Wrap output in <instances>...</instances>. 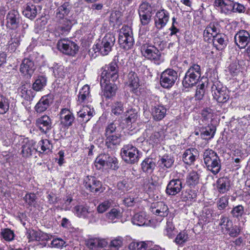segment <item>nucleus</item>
Listing matches in <instances>:
<instances>
[{"label": "nucleus", "mask_w": 250, "mask_h": 250, "mask_svg": "<svg viewBox=\"0 0 250 250\" xmlns=\"http://www.w3.org/2000/svg\"><path fill=\"white\" fill-rule=\"evenodd\" d=\"M204 163L207 169L212 174L216 175L221 169V164L217 153L211 149H206L203 154Z\"/></svg>", "instance_id": "1"}, {"label": "nucleus", "mask_w": 250, "mask_h": 250, "mask_svg": "<svg viewBox=\"0 0 250 250\" xmlns=\"http://www.w3.org/2000/svg\"><path fill=\"white\" fill-rule=\"evenodd\" d=\"M201 75L200 66L198 64H193L185 74L182 83L183 86L185 88H189L195 85L199 81Z\"/></svg>", "instance_id": "2"}, {"label": "nucleus", "mask_w": 250, "mask_h": 250, "mask_svg": "<svg viewBox=\"0 0 250 250\" xmlns=\"http://www.w3.org/2000/svg\"><path fill=\"white\" fill-rule=\"evenodd\" d=\"M122 159L127 164H134L139 161L141 154L136 147L131 144L124 145L121 150Z\"/></svg>", "instance_id": "3"}, {"label": "nucleus", "mask_w": 250, "mask_h": 250, "mask_svg": "<svg viewBox=\"0 0 250 250\" xmlns=\"http://www.w3.org/2000/svg\"><path fill=\"white\" fill-rule=\"evenodd\" d=\"M101 85L104 84L107 81H115L118 78L117 64L115 62H112L105 65L102 68L101 73Z\"/></svg>", "instance_id": "4"}, {"label": "nucleus", "mask_w": 250, "mask_h": 250, "mask_svg": "<svg viewBox=\"0 0 250 250\" xmlns=\"http://www.w3.org/2000/svg\"><path fill=\"white\" fill-rule=\"evenodd\" d=\"M115 42L114 36L111 34H107L101 43L95 45V47H94V50L95 52L99 51L103 56L106 55L111 51Z\"/></svg>", "instance_id": "5"}, {"label": "nucleus", "mask_w": 250, "mask_h": 250, "mask_svg": "<svg viewBox=\"0 0 250 250\" xmlns=\"http://www.w3.org/2000/svg\"><path fill=\"white\" fill-rule=\"evenodd\" d=\"M177 79V73L172 69H167L164 71L160 76V84L165 88H170L175 83Z\"/></svg>", "instance_id": "6"}, {"label": "nucleus", "mask_w": 250, "mask_h": 250, "mask_svg": "<svg viewBox=\"0 0 250 250\" xmlns=\"http://www.w3.org/2000/svg\"><path fill=\"white\" fill-rule=\"evenodd\" d=\"M57 46L63 54L72 56L76 55L79 50V46L76 43L66 39L58 41Z\"/></svg>", "instance_id": "7"}, {"label": "nucleus", "mask_w": 250, "mask_h": 250, "mask_svg": "<svg viewBox=\"0 0 250 250\" xmlns=\"http://www.w3.org/2000/svg\"><path fill=\"white\" fill-rule=\"evenodd\" d=\"M141 52L146 58L153 61L156 63H159L161 56V52L155 46L144 44L141 47Z\"/></svg>", "instance_id": "8"}, {"label": "nucleus", "mask_w": 250, "mask_h": 250, "mask_svg": "<svg viewBox=\"0 0 250 250\" xmlns=\"http://www.w3.org/2000/svg\"><path fill=\"white\" fill-rule=\"evenodd\" d=\"M20 20L19 12L15 9L11 10L6 15L5 26L9 30H15L19 26Z\"/></svg>", "instance_id": "9"}, {"label": "nucleus", "mask_w": 250, "mask_h": 250, "mask_svg": "<svg viewBox=\"0 0 250 250\" xmlns=\"http://www.w3.org/2000/svg\"><path fill=\"white\" fill-rule=\"evenodd\" d=\"M169 19V14L166 10L157 11L154 17V25L157 30L162 29L167 24Z\"/></svg>", "instance_id": "10"}, {"label": "nucleus", "mask_w": 250, "mask_h": 250, "mask_svg": "<svg viewBox=\"0 0 250 250\" xmlns=\"http://www.w3.org/2000/svg\"><path fill=\"white\" fill-rule=\"evenodd\" d=\"M234 41L239 48H244L250 42V34L245 30H241L235 34Z\"/></svg>", "instance_id": "11"}, {"label": "nucleus", "mask_w": 250, "mask_h": 250, "mask_svg": "<svg viewBox=\"0 0 250 250\" xmlns=\"http://www.w3.org/2000/svg\"><path fill=\"white\" fill-rule=\"evenodd\" d=\"M84 184L85 188L92 192L97 193L102 188L101 182L93 176H87L84 179Z\"/></svg>", "instance_id": "12"}, {"label": "nucleus", "mask_w": 250, "mask_h": 250, "mask_svg": "<svg viewBox=\"0 0 250 250\" xmlns=\"http://www.w3.org/2000/svg\"><path fill=\"white\" fill-rule=\"evenodd\" d=\"M183 188L182 182L179 179H173L168 183L166 192L169 195H175L179 193Z\"/></svg>", "instance_id": "13"}, {"label": "nucleus", "mask_w": 250, "mask_h": 250, "mask_svg": "<svg viewBox=\"0 0 250 250\" xmlns=\"http://www.w3.org/2000/svg\"><path fill=\"white\" fill-rule=\"evenodd\" d=\"M53 101L51 95H47L42 97L35 106V110L38 113L45 111L52 104Z\"/></svg>", "instance_id": "14"}, {"label": "nucleus", "mask_w": 250, "mask_h": 250, "mask_svg": "<svg viewBox=\"0 0 250 250\" xmlns=\"http://www.w3.org/2000/svg\"><path fill=\"white\" fill-rule=\"evenodd\" d=\"M36 125L41 132L46 133L52 127V120L48 116L43 115L37 119Z\"/></svg>", "instance_id": "15"}, {"label": "nucleus", "mask_w": 250, "mask_h": 250, "mask_svg": "<svg viewBox=\"0 0 250 250\" xmlns=\"http://www.w3.org/2000/svg\"><path fill=\"white\" fill-rule=\"evenodd\" d=\"M35 70L34 62L30 59L23 60L21 64L20 71L24 75L31 77Z\"/></svg>", "instance_id": "16"}, {"label": "nucleus", "mask_w": 250, "mask_h": 250, "mask_svg": "<svg viewBox=\"0 0 250 250\" xmlns=\"http://www.w3.org/2000/svg\"><path fill=\"white\" fill-rule=\"evenodd\" d=\"M213 98L220 103H226L229 99V91L225 87H217L213 86L212 87Z\"/></svg>", "instance_id": "17"}, {"label": "nucleus", "mask_w": 250, "mask_h": 250, "mask_svg": "<svg viewBox=\"0 0 250 250\" xmlns=\"http://www.w3.org/2000/svg\"><path fill=\"white\" fill-rule=\"evenodd\" d=\"M61 122L65 127L71 126L74 121L75 117L73 113L67 108H63L60 113Z\"/></svg>", "instance_id": "18"}, {"label": "nucleus", "mask_w": 250, "mask_h": 250, "mask_svg": "<svg viewBox=\"0 0 250 250\" xmlns=\"http://www.w3.org/2000/svg\"><path fill=\"white\" fill-rule=\"evenodd\" d=\"M234 1L231 0H215L214 6L219 7L222 13L229 14L233 9Z\"/></svg>", "instance_id": "19"}, {"label": "nucleus", "mask_w": 250, "mask_h": 250, "mask_svg": "<svg viewBox=\"0 0 250 250\" xmlns=\"http://www.w3.org/2000/svg\"><path fill=\"white\" fill-rule=\"evenodd\" d=\"M230 184V180L228 177H221L216 181V189L220 193H226L229 190Z\"/></svg>", "instance_id": "20"}, {"label": "nucleus", "mask_w": 250, "mask_h": 250, "mask_svg": "<svg viewBox=\"0 0 250 250\" xmlns=\"http://www.w3.org/2000/svg\"><path fill=\"white\" fill-rule=\"evenodd\" d=\"M197 155L198 150L196 148H188L184 152L183 155V160L185 164L191 165L195 161Z\"/></svg>", "instance_id": "21"}, {"label": "nucleus", "mask_w": 250, "mask_h": 250, "mask_svg": "<svg viewBox=\"0 0 250 250\" xmlns=\"http://www.w3.org/2000/svg\"><path fill=\"white\" fill-rule=\"evenodd\" d=\"M109 82L107 81L103 85H101L103 89V96L108 99L115 95L117 89L116 85L114 83H110Z\"/></svg>", "instance_id": "22"}, {"label": "nucleus", "mask_w": 250, "mask_h": 250, "mask_svg": "<svg viewBox=\"0 0 250 250\" xmlns=\"http://www.w3.org/2000/svg\"><path fill=\"white\" fill-rule=\"evenodd\" d=\"M35 142L33 140L24 142L21 146V153L24 157H29L36 150Z\"/></svg>", "instance_id": "23"}, {"label": "nucleus", "mask_w": 250, "mask_h": 250, "mask_svg": "<svg viewBox=\"0 0 250 250\" xmlns=\"http://www.w3.org/2000/svg\"><path fill=\"white\" fill-rule=\"evenodd\" d=\"M40 9L39 6H37L31 3H28L25 7L22 13L25 17L32 20L36 18L38 10Z\"/></svg>", "instance_id": "24"}, {"label": "nucleus", "mask_w": 250, "mask_h": 250, "mask_svg": "<svg viewBox=\"0 0 250 250\" xmlns=\"http://www.w3.org/2000/svg\"><path fill=\"white\" fill-rule=\"evenodd\" d=\"M18 91L21 97L27 101L32 100L35 96V93L30 89L29 84H23L18 89Z\"/></svg>", "instance_id": "25"}, {"label": "nucleus", "mask_w": 250, "mask_h": 250, "mask_svg": "<svg viewBox=\"0 0 250 250\" xmlns=\"http://www.w3.org/2000/svg\"><path fill=\"white\" fill-rule=\"evenodd\" d=\"M93 108H91L89 105H83V108L78 112V115L83 119V122H87L93 116Z\"/></svg>", "instance_id": "26"}, {"label": "nucleus", "mask_w": 250, "mask_h": 250, "mask_svg": "<svg viewBox=\"0 0 250 250\" xmlns=\"http://www.w3.org/2000/svg\"><path fill=\"white\" fill-rule=\"evenodd\" d=\"M105 137V145L108 148L114 149L119 146L121 142L120 134L110 136L108 135Z\"/></svg>", "instance_id": "27"}, {"label": "nucleus", "mask_w": 250, "mask_h": 250, "mask_svg": "<svg viewBox=\"0 0 250 250\" xmlns=\"http://www.w3.org/2000/svg\"><path fill=\"white\" fill-rule=\"evenodd\" d=\"M127 83L131 88V90L133 92H135L140 86V84L139 78L135 72L131 71L128 74Z\"/></svg>", "instance_id": "28"}, {"label": "nucleus", "mask_w": 250, "mask_h": 250, "mask_svg": "<svg viewBox=\"0 0 250 250\" xmlns=\"http://www.w3.org/2000/svg\"><path fill=\"white\" fill-rule=\"evenodd\" d=\"M156 163L151 158H146L141 163V168L143 172L151 174L155 169Z\"/></svg>", "instance_id": "29"}, {"label": "nucleus", "mask_w": 250, "mask_h": 250, "mask_svg": "<svg viewBox=\"0 0 250 250\" xmlns=\"http://www.w3.org/2000/svg\"><path fill=\"white\" fill-rule=\"evenodd\" d=\"M226 38V36L222 34H218L213 38V45L217 49L222 50L227 46V40Z\"/></svg>", "instance_id": "30"}, {"label": "nucleus", "mask_w": 250, "mask_h": 250, "mask_svg": "<svg viewBox=\"0 0 250 250\" xmlns=\"http://www.w3.org/2000/svg\"><path fill=\"white\" fill-rule=\"evenodd\" d=\"M152 212L157 215L164 217L168 214V208L164 203L160 202L156 203Z\"/></svg>", "instance_id": "31"}, {"label": "nucleus", "mask_w": 250, "mask_h": 250, "mask_svg": "<svg viewBox=\"0 0 250 250\" xmlns=\"http://www.w3.org/2000/svg\"><path fill=\"white\" fill-rule=\"evenodd\" d=\"M119 43L121 47L128 50L133 45L134 39L133 36H122L119 37Z\"/></svg>", "instance_id": "32"}, {"label": "nucleus", "mask_w": 250, "mask_h": 250, "mask_svg": "<svg viewBox=\"0 0 250 250\" xmlns=\"http://www.w3.org/2000/svg\"><path fill=\"white\" fill-rule=\"evenodd\" d=\"M166 108L163 105H157L152 109V114L154 120L160 121L163 119L166 114Z\"/></svg>", "instance_id": "33"}, {"label": "nucleus", "mask_w": 250, "mask_h": 250, "mask_svg": "<svg viewBox=\"0 0 250 250\" xmlns=\"http://www.w3.org/2000/svg\"><path fill=\"white\" fill-rule=\"evenodd\" d=\"M74 211L80 217L90 218L94 217V213L89 211L86 207L83 206H77L74 208Z\"/></svg>", "instance_id": "34"}, {"label": "nucleus", "mask_w": 250, "mask_h": 250, "mask_svg": "<svg viewBox=\"0 0 250 250\" xmlns=\"http://www.w3.org/2000/svg\"><path fill=\"white\" fill-rule=\"evenodd\" d=\"M89 97V87L87 85H84L79 92L78 96V102L80 104L85 103L86 101H88Z\"/></svg>", "instance_id": "35"}, {"label": "nucleus", "mask_w": 250, "mask_h": 250, "mask_svg": "<svg viewBox=\"0 0 250 250\" xmlns=\"http://www.w3.org/2000/svg\"><path fill=\"white\" fill-rule=\"evenodd\" d=\"M121 13L118 11L111 12L109 17V23L110 26L115 27L119 26L122 23Z\"/></svg>", "instance_id": "36"}, {"label": "nucleus", "mask_w": 250, "mask_h": 250, "mask_svg": "<svg viewBox=\"0 0 250 250\" xmlns=\"http://www.w3.org/2000/svg\"><path fill=\"white\" fill-rule=\"evenodd\" d=\"M70 5L68 2H64L57 10L56 17L63 20L65 16L68 15L70 11Z\"/></svg>", "instance_id": "37"}, {"label": "nucleus", "mask_w": 250, "mask_h": 250, "mask_svg": "<svg viewBox=\"0 0 250 250\" xmlns=\"http://www.w3.org/2000/svg\"><path fill=\"white\" fill-rule=\"evenodd\" d=\"M218 34V30L214 23H209L204 31V36L213 38Z\"/></svg>", "instance_id": "38"}, {"label": "nucleus", "mask_w": 250, "mask_h": 250, "mask_svg": "<svg viewBox=\"0 0 250 250\" xmlns=\"http://www.w3.org/2000/svg\"><path fill=\"white\" fill-rule=\"evenodd\" d=\"M199 175L195 171H190L187 176L186 183L189 186H194L199 183Z\"/></svg>", "instance_id": "39"}, {"label": "nucleus", "mask_w": 250, "mask_h": 250, "mask_svg": "<svg viewBox=\"0 0 250 250\" xmlns=\"http://www.w3.org/2000/svg\"><path fill=\"white\" fill-rule=\"evenodd\" d=\"M164 233L169 238H172L176 234V231L173 224L172 219H167Z\"/></svg>", "instance_id": "40"}, {"label": "nucleus", "mask_w": 250, "mask_h": 250, "mask_svg": "<svg viewBox=\"0 0 250 250\" xmlns=\"http://www.w3.org/2000/svg\"><path fill=\"white\" fill-rule=\"evenodd\" d=\"M111 114L119 116L124 111V104L121 102H115L111 106Z\"/></svg>", "instance_id": "41"}, {"label": "nucleus", "mask_w": 250, "mask_h": 250, "mask_svg": "<svg viewBox=\"0 0 250 250\" xmlns=\"http://www.w3.org/2000/svg\"><path fill=\"white\" fill-rule=\"evenodd\" d=\"M216 127L213 125L208 126L207 128L203 129L201 133V137L203 139H209L214 135Z\"/></svg>", "instance_id": "42"}, {"label": "nucleus", "mask_w": 250, "mask_h": 250, "mask_svg": "<svg viewBox=\"0 0 250 250\" xmlns=\"http://www.w3.org/2000/svg\"><path fill=\"white\" fill-rule=\"evenodd\" d=\"M9 108V101L8 98L2 95H0V114L6 113Z\"/></svg>", "instance_id": "43"}, {"label": "nucleus", "mask_w": 250, "mask_h": 250, "mask_svg": "<svg viewBox=\"0 0 250 250\" xmlns=\"http://www.w3.org/2000/svg\"><path fill=\"white\" fill-rule=\"evenodd\" d=\"M46 84V79L43 76H39L33 84L34 90L38 91L42 90Z\"/></svg>", "instance_id": "44"}, {"label": "nucleus", "mask_w": 250, "mask_h": 250, "mask_svg": "<svg viewBox=\"0 0 250 250\" xmlns=\"http://www.w3.org/2000/svg\"><path fill=\"white\" fill-rule=\"evenodd\" d=\"M23 37V35H21L16 33L13 37L11 39L9 42V48L12 50H15L16 48L20 45L21 39Z\"/></svg>", "instance_id": "45"}, {"label": "nucleus", "mask_w": 250, "mask_h": 250, "mask_svg": "<svg viewBox=\"0 0 250 250\" xmlns=\"http://www.w3.org/2000/svg\"><path fill=\"white\" fill-rule=\"evenodd\" d=\"M104 157H105L106 159L105 166L113 169H116L118 168V163L116 157L110 156L107 154H105Z\"/></svg>", "instance_id": "46"}, {"label": "nucleus", "mask_w": 250, "mask_h": 250, "mask_svg": "<svg viewBox=\"0 0 250 250\" xmlns=\"http://www.w3.org/2000/svg\"><path fill=\"white\" fill-rule=\"evenodd\" d=\"M66 72V70L63 65L59 64L54 65L53 73L56 77L63 78L65 76Z\"/></svg>", "instance_id": "47"}, {"label": "nucleus", "mask_w": 250, "mask_h": 250, "mask_svg": "<svg viewBox=\"0 0 250 250\" xmlns=\"http://www.w3.org/2000/svg\"><path fill=\"white\" fill-rule=\"evenodd\" d=\"M52 148V145L47 139L42 140L38 143L37 149H41L43 152L50 151Z\"/></svg>", "instance_id": "48"}, {"label": "nucleus", "mask_w": 250, "mask_h": 250, "mask_svg": "<svg viewBox=\"0 0 250 250\" xmlns=\"http://www.w3.org/2000/svg\"><path fill=\"white\" fill-rule=\"evenodd\" d=\"M1 237L6 241H11L14 238L15 234L14 231L9 229H3L1 232Z\"/></svg>", "instance_id": "49"}, {"label": "nucleus", "mask_w": 250, "mask_h": 250, "mask_svg": "<svg viewBox=\"0 0 250 250\" xmlns=\"http://www.w3.org/2000/svg\"><path fill=\"white\" fill-rule=\"evenodd\" d=\"M126 122L127 124L132 123L135 122L138 114L136 111L133 109H130L125 112Z\"/></svg>", "instance_id": "50"}, {"label": "nucleus", "mask_w": 250, "mask_h": 250, "mask_svg": "<svg viewBox=\"0 0 250 250\" xmlns=\"http://www.w3.org/2000/svg\"><path fill=\"white\" fill-rule=\"evenodd\" d=\"M219 225L221 227L222 229H225L227 230L232 228V222L228 217L222 216Z\"/></svg>", "instance_id": "51"}, {"label": "nucleus", "mask_w": 250, "mask_h": 250, "mask_svg": "<svg viewBox=\"0 0 250 250\" xmlns=\"http://www.w3.org/2000/svg\"><path fill=\"white\" fill-rule=\"evenodd\" d=\"M147 220L143 214H136L132 220L134 224L137 226H144L146 224Z\"/></svg>", "instance_id": "52"}, {"label": "nucleus", "mask_w": 250, "mask_h": 250, "mask_svg": "<svg viewBox=\"0 0 250 250\" xmlns=\"http://www.w3.org/2000/svg\"><path fill=\"white\" fill-rule=\"evenodd\" d=\"M120 134L117 132L116 125L114 123L108 124L105 129V136Z\"/></svg>", "instance_id": "53"}, {"label": "nucleus", "mask_w": 250, "mask_h": 250, "mask_svg": "<svg viewBox=\"0 0 250 250\" xmlns=\"http://www.w3.org/2000/svg\"><path fill=\"white\" fill-rule=\"evenodd\" d=\"M112 204L111 200L104 201L100 203L97 207V211L99 213H102L110 208Z\"/></svg>", "instance_id": "54"}, {"label": "nucleus", "mask_w": 250, "mask_h": 250, "mask_svg": "<svg viewBox=\"0 0 250 250\" xmlns=\"http://www.w3.org/2000/svg\"><path fill=\"white\" fill-rule=\"evenodd\" d=\"M202 121L206 124L211 121L213 116L212 110L210 108H206L202 112Z\"/></svg>", "instance_id": "55"}, {"label": "nucleus", "mask_w": 250, "mask_h": 250, "mask_svg": "<svg viewBox=\"0 0 250 250\" xmlns=\"http://www.w3.org/2000/svg\"><path fill=\"white\" fill-rule=\"evenodd\" d=\"M164 139L162 133L155 132L149 137V143L157 144L160 143Z\"/></svg>", "instance_id": "56"}, {"label": "nucleus", "mask_w": 250, "mask_h": 250, "mask_svg": "<svg viewBox=\"0 0 250 250\" xmlns=\"http://www.w3.org/2000/svg\"><path fill=\"white\" fill-rule=\"evenodd\" d=\"M117 188L121 192H125L130 189L131 186L127 180L124 179L118 183Z\"/></svg>", "instance_id": "57"}, {"label": "nucleus", "mask_w": 250, "mask_h": 250, "mask_svg": "<svg viewBox=\"0 0 250 250\" xmlns=\"http://www.w3.org/2000/svg\"><path fill=\"white\" fill-rule=\"evenodd\" d=\"M146 241L136 242L133 241L128 245L129 250H144Z\"/></svg>", "instance_id": "58"}, {"label": "nucleus", "mask_w": 250, "mask_h": 250, "mask_svg": "<svg viewBox=\"0 0 250 250\" xmlns=\"http://www.w3.org/2000/svg\"><path fill=\"white\" fill-rule=\"evenodd\" d=\"M188 235L185 231L180 232L175 239L174 242L178 245H182L188 240Z\"/></svg>", "instance_id": "59"}, {"label": "nucleus", "mask_w": 250, "mask_h": 250, "mask_svg": "<svg viewBox=\"0 0 250 250\" xmlns=\"http://www.w3.org/2000/svg\"><path fill=\"white\" fill-rule=\"evenodd\" d=\"M140 20L142 26L147 25L151 21V13H139Z\"/></svg>", "instance_id": "60"}, {"label": "nucleus", "mask_w": 250, "mask_h": 250, "mask_svg": "<svg viewBox=\"0 0 250 250\" xmlns=\"http://www.w3.org/2000/svg\"><path fill=\"white\" fill-rule=\"evenodd\" d=\"M25 202L30 206H34L36 204V195L33 193H27L23 198Z\"/></svg>", "instance_id": "61"}, {"label": "nucleus", "mask_w": 250, "mask_h": 250, "mask_svg": "<svg viewBox=\"0 0 250 250\" xmlns=\"http://www.w3.org/2000/svg\"><path fill=\"white\" fill-rule=\"evenodd\" d=\"M40 234L41 232L33 229L29 230L27 234V237L29 241H39L40 239Z\"/></svg>", "instance_id": "62"}, {"label": "nucleus", "mask_w": 250, "mask_h": 250, "mask_svg": "<svg viewBox=\"0 0 250 250\" xmlns=\"http://www.w3.org/2000/svg\"><path fill=\"white\" fill-rule=\"evenodd\" d=\"M244 212V207L242 205H238L234 207L231 211L233 216L236 218L242 216Z\"/></svg>", "instance_id": "63"}, {"label": "nucleus", "mask_w": 250, "mask_h": 250, "mask_svg": "<svg viewBox=\"0 0 250 250\" xmlns=\"http://www.w3.org/2000/svg\"><path fill=\"white\" fill-rule=\"evenodd\" d=\"M229 203V197L224 196L221 197L218 202H217V207L219 209L222 210L226 208Z\"/></svg>", "instance_id": "64"}]
</instances>
